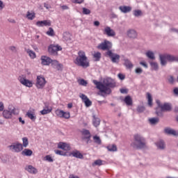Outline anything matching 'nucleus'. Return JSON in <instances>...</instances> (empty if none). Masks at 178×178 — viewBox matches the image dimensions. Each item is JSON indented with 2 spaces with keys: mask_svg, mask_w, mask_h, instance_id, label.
<instances>
[{
  "mask_svg": "<svg viewBox=\"0 0 178 178\" xmlns=\"http://www.w3.org/2000/svg\"><path fill=\"white\" fill-rule=\"evenodd\" d=\"M92 83L96 86V88H97L100 92L107 94L108 95L112 92L111 88H115V87H116V83L111 78L104 79L103 83L97 80H93Z\"/></svg>",
  "mask_w": 178,
  "mask_h": 178,
  "instance_id": "nucleus-1",
  "label": "nucleus"
},
{
  "mask_svg": "<svg viewBox=\"0 0 178 178\" xmlns=\"http://www.w3.org/2000/svg\"><path fill=\"white\" fill-rule=\"evenodd\" d=\"M74 63L76 66H81V67H90V60H88L86 51L83 50L79 51L76 58L74 60Z\"/></svg>",
  "mask_w": 178,
  "mask_h": 178,
  "instance_id": "nucleus-2",
  "label": "nucleus"
},
{
  "mask_svg": "<svg viewBox=\"0 0 178 178\" xmlns=\"http://www.w3.org/2000/svg\"><path fill=\"white\" fill-rule=\"evenodd\" d=\"M131 145L135 149H143V148H145L147 143L144 137L137 134L134 136V142L131 143Z\"/></svg>",
  "mask_w": 178,
  "mask_h": 178,
  "instance_id": "nucleus-3",
  "label": "nucleus"
},
{
  "mask_svg": "<svg viewBox=\"0 0 178 178\" xmlns=\"http://www.w3.org/2000/svg\"><path fill=\"white\" fill-rule=\"evenodd\" d=\"M160 62L161 66H165L168 62H178V57H175L169 54H160Z\"/></svg>",
  "mask_w": 178,
  "mask_h": 178,
  "instance_id": "nucleus-4",
  "label": "nucleus"
},
{
  "mask_svg": "<svg viewBox=\"0 0 178 178\" xmlns=\"http://www.w3.org/2000/svg\"><path fill=\"white\" fill-rule=\"evenodd\" d=\"M48 51L50 55L58 56V51H62V47L59 44H50Z\"/></svg>",
  "mask_w": 178,
  "mask_h": 178,
  "instance_id": "nucleus-5",
  "label": "nucleus"
},
{
  "mask_svg": "<svg viewBox=\"0 0 178 178\" xmlns=\"http://www.w3.org/2000/svg\"><path fill=\"white\" fill-rule=\"evenodd\" d=\"M112 48V42L110 41L105 40L104 42L98 44L97 49H102V51H111L110 49Z\"/></svg>",
  "mask_w": 178,
  "mask_h": 178,
  "instance_id": "nucleus-6",
  "label": "nucleus"
},
{
  "mask_svg": "<svg viewBox=\"0 0 178 178\" xmlns=\"http://www.w3.org/2000/svg\"><path fill=\"white\" fill-rule=\"evenodd\" d=\"M160 109L161 111H158V108H156V114L157 115V116H163V114L162 113V112H168L169 111H171L172 105H170V104L169 103H165L161 106Z\"/></svg>",
  "mask_w": 178,
  "mask_h": 178,
  "instance_id": "nucleus-7",
  "label": "nucleus"
},
{
  "mask_svg": "<svg viewBox=\"0 0 178 178\" xmlns=\"http://www.w3.org/2000/svg\"><path fill=\"white\" fill-rule=\"evenodd\" d=\"M45 84H47V80H45V77L42 76H38L36 79V88L39 90H42L44 87H45Z\"/></svg>",
  "mask_w": 178,
  "mask_h": 178,
  "instance_id": "nucleus-8",
  "label": "nucleus"
},
{
  "mask_svg": "<svg viewBox=\"0 0 178 178\" xmlns=\"http://www.w3.org/2000/svg\"><path fill=\"white\" fill-rule=\"evenodd\" d=\"M106 54L111 59L113 63H119V60H120V56L119 54H114L111 50L107 51Z\"/></svg>",
  "mask_w": 178,
  "mask_h": 178,
  "instance_id": "nucleus-9",
  "label": "nucleus"
},
{
  "mask_svg": "<svg viewBox=\"0 0 178 178\" xmlns=\"http://www.w3.org/2000/svg\"><path fill=\"white\" fill-rule=\"evenodd\" d=\"M18 80L22 86H24L25 87H29V88H31V87H33V81H30L27 79H26V76H24L23 75H21L18 77Z\"/></svg>",
  "mask_w": 178,
  "mask_h": 178,
  "instance_id": "nucleus-10",
  "label": "nucleus"
},
{
  "mask_svg": "<svg viewBox=\"0 0 178 178\" xmlns=\"http://www.w3.org/2000/svg\"><path fill=\"white\" fill-rule=\"evenodd\" d=\"M56 116L63 118V119H70V113L65 112L63 110L57 109L55 111Z\"/></svg>",
  "mask_w": 178,
  "mask_h": 178,
  "instance_id": "nucleus-11",
  "label": "nucleus"
},
{
  "mask_svg": "<svg viewBox=\"0 0 178 178\" xmlns=\"http://www.w3.org/2000/svg\"><path fill=\"white\" fill-rule=\"evenodd\" d=\"M82 136V138L83 140H86V144H90V143H91V134L90 133V131L87 129H83Z\"/></svg>",
  "mask_w": 178,
  "mask_h": 178,
  "instance_id": "nucleus-12",
  "label": "nucleus"
},
{
  "mask_svg": "<svg viewBox=\"0 0 178 178\" xmlns=\"http://www.w3.org/2000/svg\"><path fill=\"white\" fill-rule=\"evenodd\" d=\"M79 97L82 99L83 102H84L86 108H89V106H91V105H92V102H91V100L88 99V97H87V95L84 94H81Z\"/></svg>",
  "mask_w": 178,
  "mask_h": 178,
  "instance_id": "nucleus-13",
  "label": "nucleus"
},
{
  "mask_svg": "<svg viewBox=\"0 0 178 178\" xmlns=\"http://www.w3.org/2000/svg\"><path fill=\"white\" fill-rule=\"evenodd\" d=\"M104 34H106L108 37H115V35H116V32L111 29V27L106 26L104 30Z\"/></svg>",
  "mask_w": 178,
  "mask_h": 178,
  "instance_id": "nucleus-14",
  "label": "nucleus"
},
{
  "mask_svg": "<svg viewBox=\"0 0 178 178\" xmlns=\"http://www.w3.org/2000/svg\"><path fill=\"white\" fill-rule=\"evenodd\" d=\"M40 60L44 66H49L52 62V59L47 56H42Z\"/></svg>",
  "mask_w": 178,
  "mask_h": 178,
  "instance_id": "nucleus-15",
  "label": "nucleus"
},
{
  "mask_svg": "<svg viewBox=\"0 0 178 178\" xmlns=\"http://www.w3.org/2000/svg\"><path fill=\"white\" fill-rule=\"evenodd\" d=\"M10 149H13L15 152H20L23 151V145L21 143H16L10 146Z\"/></svg>",
  "mask_w": 178,
  "mask_h": 178,
  "instance_id": "nucleus-16",
  "label": "nucleus"
},
{
  "mask_svg": "<svg viewBox=\"0 0 178 178\" xmlns=\"http://www.w3.org/2000/svg\"><path fill=\"white\" fill-rule=\"evenodd\" d=\"M58 148H60V149H63V151H70L71 149L70 145L63 142H60L58 144Z\"/></svg>",
  "mask_w": 178,
  "mask_h": 178,
  "instance_id": "nucleus-17",
  "label": "nucleus"
},
{
  "mask_svg": "<svg viewBox=\"0 0 178 178\" xmlns=\"http://www.w3.org/2000/svg\"><path fill=\"white\" fill-rule=\"evenodd\" d=\"M26 116L33 122H35V119H37V116L35 115V110L32 109L28 111V112L26 113Z\"/></svg>",
  "mask_w": 178,
  "mask_h": 178,
  "instance_id": "nucleus-18",
  "label": "nucleus"
},
{
  "mask_svg": "<svg viewBox=\"0 0 178 178\" xmlns=\"http://www.w3.org/2000/svg\"><path fill=\"white\" fill-rule=\"evenodd\" d=\"M36 26H38V27H44V26H51V20L38 21Z\"/></svg>",
  "mask_w": 178,
  "mask_h": 178,
  "instance_id": "nucleus-19",
  "label": "nucleus"
},
{
  "mask_svg": "<svg viewBox=\"0 0 178 178\" xmlns=\"http://www.w3.org/2000/svg\"><path fill=\"white\" fill-rule=\"evenodd\" d=\"M25 170H27V172H29V173H31V175H37V173H38V170H37V168H35L34 166L31 165H27L25 168Z\"/></svg>",
  "mask_w": 178,
  "mask_h": 178,
  "instance_id": "nucleus-20",
  "label": "nucleus"
},
{
  "mask_svg": "<svg viewBox=\"0 0 178 178\" xmlns=\"http://www.w3.org/2000/svg\"><path fill=\"white\" fill-rule=\"evenodd\" d=\"M51 112H52V106H49L48 104H44V108L40 111L41 115H48Z\"/></svg>",
  "mask_w": 178,
  "mask_h": 178,
  "instance_id": "nucleus-21",
  "label": "nucleus"
},
{
  "mask_svg": "<svg viewBox=\"0 0 178 178\" xmlns=\"http://www.w3.org/2000/svg\"><path fill=\"white\" fill-rule=\"evenodd\" d=\"M70 155L74 156V158H78V159H83L84 158V156H83V154H81L79 150L72 151Z\"/></svg>",
  "mask_w": 178,
  "mask_h": 178,
  "instance_id": "nucleus-22",
  "label": "nucleus"
},
{
  "mask_svg": "<svg viewBox=\"0 0 178 178\" xmlns=\"http://www.w3.org/2000/svg\"><path fill=\"white\" fill-rule=\"evenodd\" d=\"M15 111H16V109H13L12 111L4 110L3 111V118H5V119H10L12 118V113H13Z\"/></svg>",
  "mask_w": 178,
  "mask_h": 178,
  "instance_id": "nucleus-23",
  "label": "nucleus"
},
{
  "mask_svg": "<svg viewBox=\"0 0 178 178\" xmlns=\"http://www.w3.org/2000/svg\"><path fill=\"white\" fill-rule=\"evenodd\" d=\"M119 9L122 13H129V12H131V7L127 6H121L119 7Z\"/></svg>",
  "mask_w": 178,
  "mask_h": 178,
  "instance_id": "nucleus-24",
  "label": "nucleus"
},
{
  "mask_svg": "<svg viewBox=\"0 0 178 178\" xmlns=\"http://www.w3.org/2000/svg\"><path fill=\"white\" fill-rule=\"evenodd\" d=\"M164 131L166 134H170V136H178V132L170 128H165Z\"/></svg>",
  "mask_w": 178,
  "mask_h": 178,
  "instance_id": "nucleus-25",
  "label": "nucleus"
},
{
  "mask_svg": "<svg viewBox=\"0 0 178 178\" xmlns=\"http://www.w3.org/2000/svg\"><path fill=\"white\" fill-rule=\"evenodd\" d=\"M127 35L129 37V38H136L137 32L133 29H130L127 31Z\"/></svg>",
  "mask_w": 178,
  "mask_h": 178,
  "instance_id": "nucleus-26",
  "label": "nucleus"
},
{
  "mask_svg": "<svg viewBox=\"0 0 178 178\" xmlns=\"http://www.w3.org/2000/svg\"><path fill=\"white\" fill-rule=\"evenodd\" d=\"M26 18L28 20H34V19H35V13H34V11H32L31 13L28 11L26 13Z\"/></svg>",
  "mask_w": 178,
  "mask_h": 178,
  "instance_id": "nucleus-27",
  "label": "nucleus"
},
{
  "mask_svg": "<svg viewBox=\"0 0 178 178\" xmlns=\"http://www.w3.org/2000/svg\"><path fill=\"white\" fill-rule=\"evenodd\" d=\"M124 102H125L126 105H127L128 106H131V105H133V99L130 96L125 97Z\"/></svg>",
  "mask_w": 178,
  "mask_h": 178,
  "instance_id": "nucleus-28",
  "label": "nucleus"
},
{
  "mask_svg": "<svg viewBox=\"0 0 178 178\" xmlns=\"http://www.w3.org/2000/svg\"><path fill=\"white\" fill-rule=\"evenodd\" d=\"M124 65L127 67V69H133V67L134 66L131 61H130L129 59H124Z\"/></svg>",
  "mask_w": 178,
  "mask_h": 178,
  "instance_id": "nucleus-29",
  "label": "nucleus"
},
{
  "mask_svg": "<svg viewBox=\"0 0 178 178\" xmlns=\"http://www.w3.org/2000/svg\"><path fill=\"white\" fill-rule=\"evenodd\" d=\"M92 56H93V58L95 59V62H99V60H101V57H102L101 52H99V51L95 52L92 54Z\"/></svg>",
  "mask_w": 178,
  "mask_h": 178,
  "instance_id": "nucleus-30",
  "label": "nucleus"
},
{
  "mask_svg": "<svg viewBox=\"0 0 178 178\" xmlns=\"http://www.w3.org/2000/svg\"><path fill=\"white\" fill-rule=\"evenodd\" d=\"M22 154L25 156H31V155H33V151L29 149H25L22 151Z\"/></svg>",
  "mask_w": 178,
  "mask_h": 178,
  "instance_id": "nucleus-31",
  "label": "nucleus"
},
{
  "mask_svg": "<svg viewBox=\"0 0 178 178\" xmlns=\"http://www.w3.org/2000/svg\"><path fill=\"white\" fill-rule=\"evenodd\" d=\"M156 145L159 149H165V142L163 140H159Z\"/></svg>",
  "mask_w": 178,
  "mask_h": 178,
  "instance_id": "nucleus-32",
  "label": "nucleus"
},
{
  "mask_svg": "<svg viewBox=\"0 0 178 178\" xmlns=\"http://www.w3.org/2000/svg\"><path fill=\"white\" fill-rule=\"evenodd\" d=\"M107 149L110 152H115L118 151V147H116V145H109L107 146Z\"/></svg>",
  "mask_w": 178,
  "mask_h": 178,
  "instance_id": "nucleus-33",
  "label": "nucleus"
},
{
  "mask_svg": "<svg viewBox=\"0 0 178 178\" xmlns=\"http://www.w3.org/2000/svg\"><path fill=\"white\" fill-rule=\"evenodd\" d=\"M104 165V161L101 159H97L92 163V166H102Z\"/></svg>",
  "mask_w": 178,
  "mask_h": 178,
  "instance_id": "nucleus-34",
  "label": "nucleus"
},
{
  "mask_svg": "<svg viewBox=\"0 0 178 178\" xmlns=\"http://www.w3.org/2000/svg\"><path fill=\"white\" fill-rule=\"evenodd\" d=\"M92 123L95 127H98V126H99V124H101V120H99V118L94 117L92 120Z\"/></svg>",
  "mask_w": 178,
  "mask_h": 178,
  "instance_id": "nucleus-35",
  "label": "nucleus"
},
{
  "mask_svg": "<svg viewBox=\"0 0 178 178\" xmlns=\"http://www.w3.org/2000/svg\"><path fill=\"white\" fill-rule=\"evenodd\" d=\"M149 122L150 124H156L157 123H159V118H149Z\"/></svg>",
  "mask_w": 178,
  "mask_h": 178,
  "instance_id": "nucleus-36",
  "label": "nucleus"
},
{
  "mask_svg": "<svg viewBox=\"0 0 178 178\" xmlns=\"http://www.w3.org/2000/svg\"><path fill=\"white\" fill-rule=\"evenodd\" d=\"M147 98L149 106H152V96L151 95V93L149 92L147 93Z\"/></svg>",
  "mask_w": 178,
  "mask_h": 178,
  "instance_id": "nucleus-37",
  "label": "nucleus"
},
{
  "mask_svg": "<svg viewBox=\"0 0 178 178\" xmlns=\"http://www.w3.org/2000/svg\"><path fill=\"white\" fill-rule=\"evenodd\" d=\"M26 52H27L28 55L30 56V58H31V59L35 58V56H36L35 52H34L33 51L30 50V49H27Z\"/></svg>",
  "mask_w": 178,
  "mask_h": 178,
  "instance_id": "nucleus-38",
  "label": "nucleus"
},
{
  "mask_svg": "<svg viewBox=\"0 0 178 178\" xmlns=\"http://www.w3.org/2000/svg\"><path fill=\"white\" fill-rule=\"evenodd\" d=\"M146 56H147V58H149V59H152V60L155 59V56L154 55V52L151 51H148L146 53Z\"/></svg>",
  "mask_w": 178,
  "mask_h": 178,
  "instance_id": "nucleus-39",
  "label": "nucleus"
},
{
  "mask_svg": "<svg viewBox=\"0 0 178 178\" xmlns=\"http://www.w3.org/2000/svg\"><path fill=\"white\" fill-rule=\"evenodd\" d=\"M46 34L50 37H54L55 35V31H54V29L49 28V31H47Z\"/></svg>",
  "mask_w": 178,
  "mask_h": 178,
  "instance_id": "nucleus-40",
  "label": "nucleus"
},
{
  "mask_svg": "<svg viewBox=\"0 0 178 178\" xmlns=\"http://www.w3.org/2000/svg\"><path fill=\"white\" fill-rule=\"evenodd\" d=\"M93 140L96 144L101 145L102 141H101V138H99V136H93Z\"/></svg>",
  "mask_w": 178,
  "mask_h": 178,
  "instance_id": "nucleus-41",
  "label": "nucleus"
},
{
  "mask_svg": "<svg viewBox=\"0 0 178 178\" xmlns=\"http://www.w3.org/2000/svg\"><path fill=\"white\" fill-rule=\"evenodd\" d=\"M23 145L22 147H24L25 148L29 145V138L26 137H24L22 138Z\"/></svg>",
  "mask_w": 178,
  "mask_h": 178,
  "instance_id": "nucleus-42",
  "label": "nucleus"
},
{
  "mask_svg": "<svg viewBox=\"0 0 178 178\" xmlns=\"http://www.w3.org/2000/svg\"><path fill=\"white\" fill-rule=\"evenodd\" d=\"M79 84H80V86H83L84 87L87 86V81L84 80V79H80L78 81Z\"/></svg>",
  "mask_w": 178,
  "mask_h": 178,
  "instance_id": "nucleus-43",
  "label": "nucleus"
},
{
  "mask_svg": "<svg viewBox=\"0 0 178 178\" xmlns=\"http://www.w3.org/2000/svg\"><path fill=\"white\" fill-rule=\"evenodd\" d=\"M152 69H153L154 70H158V63H155V62H152L150 63Z\"/></svg>",
  "mask_w": 178,
  "mask_h": 178,
  "instance_id": "nucleus-44",
  "label": "nucleus"
},
{
  "mask_svg": "<svg viewBox=\"0 0 178 178\" xmlns=\"http://www.w3.org/2000/svg\"><path fill=\"white\" fill-rule=\"evenodd\" d=\"M134 15L136 17H138V16H141V15H143V13L140 10H136L134 11Z\"/></svg>",
  "mask_w": 178,
  "mask_h": 178,
  "instance_id": "nucleus-45",
  "label": "nucleus"
},
{
  "mask_svg": "<svg viewBox=\"0 0 178 178\" xmlns=\"http://www.w3.org/2000/svg\"><path fill=\"white\" fill-rule=\"evenodd\" d=\"M55 154H56V155H61L63 156H65L66 153H65L63 151L61 150H55Z\"/></svg>",
  "mask_w": 178,
  "mask_h": 178,
  "instance_id": "nucleus-46",
  "label": "nucleus"
},
{
  "mask_svg": "<svg viewBox=\"0 0 178 178\" xmlns=\"http://www.w3.org/2000/svg\"><path fill=\"white\" fill-rule=\"evenodd\" d=\"M58 64H59V61H58L56 60L51 59V62L50 65H51V66H53V67H56Z\"/></svg>",
  "mask_w": 178,
  "mask_h": 178,
  "instance_id": "nucleus-47",
  "label": "nucleus"
},
{
  "mask_svg": "<svg viewBox=\"0 0 178 178\" xmlns=\"http://www.w3.org/2000/svg\"><path fill=\"white\" fill-rule=\"evenodd\" d=\"M83 15H90V13H91V10H90V9H88V8H83Z\"/></svg>",
  "mask_w": 178,
  "mask_h": 178,
  "instance_id": "nucleus-48",
  "label": "nucleus"
},
{
  "mask_svg": "<svg viewBox=\"0 0 178 178\" xmlns=\"http://www.w3.org/2000/svg\"><path fill=\"white\" fill-rule=\"evenodd\" d=\"M44 158L45 161H47L48 162H54V159H52V156L50 155H47Z\"/></svg>",
  "mask_w": 178,
  "mask_h": 178,
  "instance_id": "nucleus-49",
  "label": "nucleus"
},
{
  "mask_svg": "<svg viewBox=\"0 0 178 178\" xmlns=\"http://www.w3.org/2000/svg\"><path fill=\"white\" fill-rule=\"evenodd\" d=\"M144 111H145V108H144V106H138L137 108V111L139 112V113L144 112Z\"/></svg>",
  "mask_w": 178,
  "mask_h": 178,
  "instance_id": "nucleus-50",
  "label": "nucleus"
},
{
  "mask_svg": "<svg viewBox=\"0 0 178 178\" xmlns=\"http://www.w3.org/2000/svg\"><path fill=\"white\" fill-rule=\"evenodd\" d=\"M71 2H72V3H83L84 0H71Z\"/></svg>",
  "mask_w": 178,
  "mask_h": 178,
  "instance_id": "nucleus-51",
  "label": "nucleus"
},
{
  "mask_svg": "<svg viewBox=\"0 0 178 178\" xmlns=\"http://www.w3.org/2000/svg\"><path fill=\"white\" fill-rule=\"evenodd\" d=\"M135 72L137 74H141V73H143V69L138 67V68H136L135 70Z\"/></svg>",
  "mask_w": 178,
  "mask_h": 178,
  "instance_id": "nucleus-52",
  "label": "nucleus"
},
{
  "mask_svg": "<svg viewBox=\"0 0 178 178\" xmlns=\"http://www.w3.org/2000/svg\"><path fill=\"white\" fill-rule=\"evenodd\" d=\"M118 78L120 79V80H124V79H126V76H124V74H118Z\"/></svg>",
  "mask_w": 178,
  "mask_h": 178,
  "instance_id": "nucleus-53",
  "label": "nucleus"
},
{
  "mask_svg": "<svg viewBox=\"0 0 178 178\" xmlns=\"http://www.w3.org/2000/svg\"><path fill=\"white\" fill-rule=\"evenodd\" d=\"M63 67V65L58 63V65L56 67V69H57V70H62Z\"/></svg>",
  "mask_w": 178,
  "mask_h": 178,
  "instance_id": "nucleus-54",
  "label": "nucleus"
},
{
  "mask_svg": "<svg viewBox=\"0 0 178 178\" xmlns=\"http://www.w3.org/2000/svg\"><path fill=\"white\" fill-rule=\"evenodd\" d=\"M168 81L170 84H173V83H175V79H173V76H170L168 78Z\"/></svg>",
  "mask_w": 178,
  "mask_h": 178,
  "instance_id": "nucleus-55",
  "label": "nucleus"
},
{
  "mask_svg": "<svg viewBox=\"0 0 178 178\" xmlns=\"http://www.w3.org/2000/svg\"><path fill=\"white\" fill-rule=\"evenodd\" d=\"M4 106H3V103L0 102V112H2V111H3L4 109Z\"/></svg>",
  "mask_w": 178,
  "mask_h": 178,
  "instance_id": "nucleus-56",
  "label": "nucleus"
},
{
  "mask_svg": "<svg viewBox=\"0 0 178 178\" xmlns=\"http://www.w3.org/2000/svg\"><path fill=\"white\" fill-rule=\"evenodd\" d=\"M156 104H157L159 108H161V106H162V105H163V104H161V101H160V100H156Z\"/></svg>",
  "mask_w": 178,
  "mask_h": 178,
  "instance_id": "nucleus-57",
  "label": "nucleus"
},
{
  "mask_svg": "<svg viewBox=\"0 0 178 178\" xmlns=\"http://www.w3.org/2000/svg\"><path fill=\"white\" fill-rule=\"evenodd\" d=\"M173 92L175 95H178V88H174Z\"/></svg>",
  "mask_w": 178,
  "mask_h": 178,
  "instance_id": "nucleus-58",
  "label": "nucleus"
},
{
  "mask_svg": "<svg viewBox=\"0 0 178 178\" xmlns=\"http://www.w3.org/2000/svg\"><path fill=\"white\" fill-rule=\"evenodd\" d=\"M61 8L63 10H67L69 9V7L67 6H61Z\"/></svg>",
  "mask_w": 178,
  "mask_h": 178,
  "instance_id": "nucleus-59",
  "label": "nucleus"
},
{
  "mask_svg": "<svg viewBox=\"0 0 178 178\" xmlns=\"http://www.w3.org/2000/svg\"><path fill=\"white\" fill-rule=\"evenodd\" d=\"M140 64L142 65V66H144L146 69L148 67V65L145 62H140Z\"/></svg>",
  "mask_w": 178,
  "mask_h": 178,
  "instance_id": "nucleus-60",
  "label": "nucleus"
},
{
  "mask_svg": "<svg viewBox=\"0 0 178 178\" xmlns=\"http://www.w3.org/2000/svg\"><path fill=\"white\" fill-rule=\"evenodd\" d=\"M3 8H4L3 2H2V1H0V10H2Z\"/></svg>",
  "mask_w": 178,
  "mask_h": 178,
  "instance_id": "nucleus-61",
  "label": "nucleus"
},
{
  "mask_svg": "<svg viewBox=\"0 0 178 178\" xmlns=\"http://www.w3.org/2000/svg\"><path fill=\"white\" fill-rule=\"evenodd\" d=\"M120 92L122 94H126V92H127V90H126V89H120Z\"/></svg>",
  "mask_w": 178,
  "mask_h": 178,
  "instance_id": "nucleus-62",
  "label": "nucleus"
},
{
  "mask_svg": "<svg viewBox=\"0 0 178 178\" xmlns=\"http://www.w3.org/2000/svg\"><path fill=\"white\" fill-rule=\"evenodd\" d=\"M10 51H16V47L15 46H12L10 47Z\"/></svg>",
  "mask_w": 178,
  "mask_h": 178,
  "instance_id": "nucleus-63",
  "label": "nucleus"
},
{
  "mask_svg": "<svg viewBox=\"0 0 178 178\" xmlns=\"http://www.w3.org/2000/svg\"><path fill=\"white\" fill-rule=\"evenodd\" d=\"M94 26H96L97 27H98V26H99V22L98 21H95L94 22Z\"/></svg>",
  "mask_w": 178,
  "mask_h": 178,
  "instance_id": "nucleus-64",
  "label": "nucleus"
}]
</instances>
